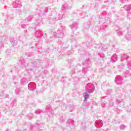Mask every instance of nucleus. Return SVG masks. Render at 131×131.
<instances>
[{"label": "nucleus", "mask_w": 131, "mask_h": 131, "mask_svg": "<svg viewBox=\"0 0 131 131\" xmlns=\"http://www.w3.org/2000/svg\"><path fill=\"white\" fill-rule=\"evenodd\" d=\"M94 85L91 83H88L86 86V92L84 93V102L86 101L89 98L90 94L93 93V90H94Z\"/></svg>", "instance_id": "obj_1"}, {"label": "nucleus", "mask_w": 131, "mask_h": 131, "mask_svg": "<svg viewBox=\"0 0 131 131\" xmlns=\"http://www.w3.org/2000/svg\"><path fill=\"white\" fill-rule=\"evenodd\" d=\"M28 88L31 91H35L36 89V84H35V83H30L28 84Z\"/></svg>", "instance_id": "obj_2"}, {"label": "nucleus", "mask_w": 131, "mask_h": 131, "mask_svg": "<svg viewBox=\"0 0 131 131\" xmlns=\"http://www.w3.org/2000/svg\"><path fill=\"white\" fill-rule=\"evenodd\" d=\"M12 6L16 9L17 8H20V7H21V4L19 1L13 2Z\"/></svg>", "instance_id": "obj_3"}, {"label": "nucleus", "mask_w": 131, "mask_h": 131, "mask_svg": "<svg viewBox=\"0 0 131 131\" xmlns=\"http://www.w3.org/2000/svg\"><path fill=\"white\" fill-rule=\"evenodd\" d=\"M103 125V122L102 121H97L95 122V126H97V127H101Z\"/></svg>", "instance_id": "obj_4"}, {"label": "nucleus", "mask_w": 131, "mask_h": 131, "mask_svg": "<svg viewBox=\"0 0 131 131\" xmlns=\"http://www.w3.org/2000/svg\"><path fill=\"white\" fill-rule=\"evenodd\" d=\"M111 60L112 62H113L114 63L115 62H116V61H117V55L116 54H114L113 55L112 57H111Z\"/></svg>", "instance_id": "obj_5"}, {"label": "nucleus", "mask_w": 131, "mask_h": 131, "mask_svg": "<svg viewBox=\"0 0 131 131\" xmlns=\"http://www.w3.org/2000/svg\"><path fill=\"white\" fill-rule=\"evenodd\" d=\"M115 81L117 82V83H120L121 81H122V80H121V78L119 77H116L115 78Z\"/></svg>", "instance_id": "obj_6"}, {"label": "nucleus", "mask_w": 131, "mask_h": 131, "mask_svg": "<svg viewBox=\"0 0 131 131\" xmlns=\"http://www.w3.org/2000/svg\"><path fill=\"white\" fill-rule=\"evenodd\" d=\"M27 117L29 118V119H31V118H33V114H29L27 115Z\"/></svg>", "instance_id": "obj_7"}, {"label": "nucleus", "mask_w": 131, "mask_h": 131, "mask_svg": "<svg viewBox=\"0 0 131 131\" xmlns=\"http://www.w3.org/2000/svg\"><path fill=\"white\" fill-rule=\"evenodd\" d=\"M67 7H68V5L66 4H64L62 6V10H66L67 9H68V8H67Z\"/></svg>", "instance_id": "obj_8"}, {"label": "nucleus", "mask_w": 131, "mask_h": 131, "mask_svg": "<svg viewBox=\"0 0 131 131\" xmlns=\"http://www.w3.org/2000/svg\"><path fill=\"white\" fill-rule=\"evenodd\" d=\"M12 45L13 47H14V46H16L17 45V40H14L13 41H12Z\"/></svg>", "instance_id": "obj_9"}, {"label": "nucleus", "mask_w": 131, "mask_h": 131, "mask_svg": "<svg viewBox=\"0 0 131 131\" xmlns=\"http://www.w3.org/2000/svg\"><path fill=\"white\" fill-rule=\"evenodd\" d=\"M128 69H131V61H129L128 63Z\"/></svg>", "instance_id": "obj_10"}, {"label": "nucleus", "mask_w": 131, "mask_h": 131, "mask_svg": "<svg viewBox=\"0 0 131 131\" xmlns=\"http://www.w3.org/2000/svg\"><path fill=\"white\" fill-rule=\"evenodd\" d=\"M120 128L121 129H124L125 128V126L124 125H121Z\"/></svg>", "instance_id": "obj_11"}, {"label": "nucleus", "mask_w": 131, "mask_h": 131, "mask_svg": "<svg viewBox=\"0 0 131 131\" xmlns=\"http://www.w3.org/2000/svg\"><path fill=\"white\" fill-rule=\"evenodd\" d=\"M40 112H41V110H38L36 111L35 113H36V114H39V113H40Z\"/></svg>", "instance_id": "obj_12"}, {"label": "nucleus", "mask_w": 131, "mask_h": 131, "mask_svg": "<svg viewBox=\"0 0 131 131\" xmlns=\"http://www.w3.org/2000/svg\"><path fill=\"white\" fill-rule=\"evenodd\" d=\"M122 58H128V56L126 54H123L122 56Z\"/></svg>", "instance_id": "obj_13"}, {"label": "nucleus", "mask_w": 131, "mask_h": 131, "mask_svg": "<svg viewBox=\"0 0 131 131\" xmlns=\"http://www.w3.org/2000/svg\"><path fill=\"white\" fill-rule=\"evenodd\" d=\"M24 81H25V79H23L21 80V84L22 85H24Z\"/></svg>", "instance_id": "obj_14"}, {"label": "nucleus", "mask_w": 131, "mask_h": 131, "mask_svg": "<svg viewBox=\"0 0 131 131\" xmlns=\"http://www.w3.org/2000/svg\"><path fill=\"white\" fill-rule=\"evenodd\" d=\"M118 34L119 35H121L122 34V32L118 31Z\"/></svg>", "instance_id": "obj_15"}, {"label": "nucleus", "mask_w": 131, "mask_h": 131, "mask_svg": "<svg viewBox=\"0 0 131 131\" xmlns=\"http://www.w3.org/2000/svg\"><path fill=\"white\" fill-rule=\"evenodd\" d=\"M126 7H128V9H129L130 10H131V5H129V6L126 5Z\"/></svg>", "instance_id": "obj_16"}, {"label": "nucleus", "mask_w": 131, "mask_h": 131, "mask_svg": "<svg viewBox=\"0 0 131 131\" xmlns=\"http://www.w3.org/2000/svg\"><path fill=\"white\" fill-rule=\"evenodd\" d=\"M72 27H73L74 28H76V26H75V24H73L72 25Z\"/></svg>", "instance_id": "obj_17"}]
</instances>
